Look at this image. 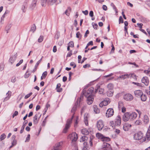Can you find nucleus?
I'll return each instance as SVG.
<instances>
[{"label": "nucleus", "instance_id": "36", "mask_svg": "<svg viewBox=\"0 0 150 150\" xmlns=\"http://www.w3.org/2000/svg\"><path fill=\"white\" fill-rule=\"evenodd\" d=\"M6 137V136L4 133L2 134L0 136V142L4 139Z\"/></svg>", "mask_w": 150, "mask_h": 150}, {"label": "nucleus", "instance_id": "32", "mask_svg": "<svg viewBox=\"0 0 150 150\" xmlns=\"http://www.w3.org/2000/svg\"><path fill=\"white\" fill-rule=\"evenodd\" d=\"M56 2L57 3V0H49L47 2L48 4L50 5H52Z\"/></svg>", "mask_w": 150, "mask_h": 150}, {"label": "nucleus", "instance_id": "9", "mask_svg": "<svg viewBox=\"0 0 150 150\" xmlns=\"http://www.w3.org/2000/svg\"><path fill=\"white\" fill-rule=\"evenodd\" d=\"M62 143V142H60L57 143L55 145L52 150H60L61 149V146Z\"/></svg>", "mask_w": 150, "mask_h": 150}, {"label": "nucleus", "instance_id": "47", "mask_svg": "<svg viewBox=\"0 0 150 150\" xmlns=\"http://www.w3.org/2000/svg\"><path fill=\"white\" fill-rule=\"evenodd\" d=\"M43 36H40L38 39V41L39 42H41L43 40Z\"/></svg>", "mask_w": 150, "mask_h": 150}, {"label": "nucleus", "instance_id": "14", "mask_svg": "<svg viewBox=\"0 0 150 150\" xmlns=\"http://www.w3.org/2000/svg\"><path fill=\"white\" fill-rule=\"evenodd\" d=\"M130 120H132L135 119L137 116V114L135 112H129Z\"/></svg>", "mask_w": 150, "mask_h": 150}, {"label": "nucleus", "instance_id": "22", "mask_svg": "<svg viewBox=\"0 0 150 150\" xmlns=\"http://www.w3.org/2000/svg\"><path fill=\"white\" fill-rule=\"evenodd\" d=\"M129 78V74H126L122 75L118 77L117 78V79H124Z\"/></svg>", "mask_w": 150, "mask_h": 150}, {"label": "nucleus", "instance_id": "26", "mask_svg": "<svg viewBox=\"0 0 150 150\" xmlns=\"http://www.w3.org/2000/svg\"><path fill=\"white\" fill-rule=\"evenodd\" d=\"M71 8L70 7H69L66 10L65 12L63 13L66 14L67 16H69L70 15V13L71 12Z\"/></svg>", "mask_w": 150, "mask_h": 150}, {"label": "nucleus", "instance_id": "51", "mask_svg": "<svg viewBox=\"0 0 150 150\" xmlns=\"http://www.w3.org/2000/svg\"><path fill=\"white\" fill-rule=\"evenodd\" d=\"M68 45L70 47H74V43L73 42H70Z\"/></svg>", "mask_w": 150, "mask_h": 150}, {"label": "nucleus", "instance_id": "34", "mask_svg": "<svg viewBox=\"0 0 150 150\" xmlns=\"http://www.w3.org/2000/svg\"><path fill=\"white\" fill-rule=\"evenodd\" d=\"M113 85L112 83H109L107 86V88L108 89V90H113Z\"/></svg>", "mask_w": 150, "mask_h": 150}, {"label": "nucleus", "instance_id": "54", "mask_svg": "<svg viewBox=\"0 0 150 150\" xmlns=\"http://www.w3.org/2000/svg\"><path fill=\"white\" fill-rule=\"evenodd\" d=\"M79 122V119L78 116L76 117V126Z\"/></svg>", "mask_w": 150, "mask_h": 150}, {"label": "nucleus", "instance_id": "49", "mask_svg": "<svg viewBox=\"0 0 150 150\" xmlns=\"http://www.w3.org/2000/svg\"><path fill=\"white\" fill-rule=\"evenodd\" d=\"M30 138V135L29 134L28 135L27 137H26V140H25V142H28Z\"/></svg>", "mask_w": 150, "mask_h": 150}, {"label": "nucleus", "instance_id": "39", "mask_svg": "<svg viewBox=\"0 0 150 150\" xmlns=\"http://www.w3.org/2000/svg\"><path fill=\"white\" fill-rule=\"evenodd\" d=\"M135 125H141L142 124V121L140 120H138L135 121L134 122Z\"/></svg>", "mask_w": 150, "mask_h": 150}, {"label": "nucleus", "instance_id": "2", "mask_svg": "<svg viewBox=\"0 0 150 150\" xmlns=\"http://www.w3.org/2000/svg\"><path fill=\"white\" fill-rule=\"evenodd\" d=\"M71 112L73 113V115L71 119L67 120L65 125L64 128L63 130V132L66 133L67 132L68 129L70 126V125L72 122V119L74 117V114H75V108L73 107L71 111Z\"/></svg>", "mask_w": 150, "mask_h": 150}, {"label": "nucleus", "instance_id": "59", "mask_svg": "<svg viewBox=\"0 0 150 150\" xmlns=\"http://www.w3.org/2000/svg\"><path fill=\"white\" fill-rule=\"evenodd\" d=\"M89 33V30H87L84 35V37L85 38H86L87 36V35Z\"/></svg>", "mask_w": 150, "mask_h": 150}, {"label": "nucleus", "instance_id": "53", "mask_svg": "<svg viewBox=\"0 0 150 150\" xmlns=\"http://www.w3.org/2000/svg\"><path fill=\"white\" fill-rule=\"evenodd\" d=\"M4 65L3 63L0 64V71H2L4 69Z\"/></svg>", "mask_w": 150, "mask_h": 150}, {"label": "nucleus", "instance_id": "33", "mask_svg": "<svg viewBox=\"0 0 150 150\" xmlns=\"http://www.w3.org/2000/svg\"><path fill=\"white\" fill-rule=\"evenodd\" d=\"M47 2V0H41V4L43 7L46 6Z\"/></svg>", "mask_w": 150, "mask_h": 150}, {"label": "nucleus", "instance_id": "41", "mask_svg": "<svg viewBox=\"0 0 150 150\" xmlns=\"http://www.w3.org/2000/svg\"><path fill=\"white\" fill-rule=\"evenodd\" d=\"M36 29V26L35 24H33V26L32 27L30 31H32L34 33Z\"/></svg>", "mask_w": 150, "mask_h": 150}, {"label": "nucleus", "instance_id": "21", "mask_svg": "<svg viewBox=\"0 0 150 150\" xmlns=\"http://www.w3.org/2000/svg\"><path fill=\"white\" fill-rule=\"evenodd\" d=\"M98 90V93L100 94H102L104 91V89L103 88H100V86H98L97 87V88L96 89V90L95 91V93H96Z\"/></svg>", "mask_w": 150, "mask_h": 150}, {"label": "nucleus", "instance_id": "63", "mask_svg": "<svg viewBox=\"0 0 150 150\" xmlns=\"http://www.w3.org/2000/svg\"><path fill=\"white\" fill-rule=\"evenodd\" d=\"M137 25L140 28V29H142V26L143 25V24L142 23H137Z\"/></svg>", "mask_w": 150, "mask_h": 150}, {"label": "nucleus", "instance_id": "7", "mask_svg": "<svg viewBox=\"0 0 150 150\" xmlns=\"http://www.w3.org/2000/svg\"><path fill=\"white\" fill-rule=\"evenodd\" d=\"M104 126L103 122L101 120H99L97 122V127L99 130H101Z\"/></svg>", "mask_w": 150, "mask_h": 150}, {"label": "nucleus", "instance_id": "43", "mask_svg": "<svg viewBox=\"0 0 150 150\" xmlns=\"http://www.w3.org/2000/svg\"><path fill=\"white\" fill-rule=\"evenodd\" d=\"M94 137L93 136H91L90 137L89 143L91 146H92L93 145L92 140L94 138Z\"/></svg>", "mask_w": 150, "mask_h": 150}, {"label": "nucleus", "instance_id": "62", "mask_svg": "<svg viewBox=\"0 0 150 150\" xmlns=\"http://www.w3.org/2000/svg\"><path fill=\"white\" fill-rule=\"evenodd\" d=\"M46 122V118H45L44 119V120L43 121L42 123V126H45Z\"/></svg>", "mask_w": 150, "mask_h": 150}, {"label": "nucleus", "instance_id": "45", "mask_svg": "<svg viewBox=\"0 0 150 150\" xmlns=\"http://www.w3.org/2000/svg\"><path fill=\"white\" fill-rule=\"evenodd\" d=\"M88 138V137L86 136H83L81 139L80 142H81V141H82L83 142L86 140H87Z\"/></svg>", "mask_w": 150, "mask_h": 150}, {"label": "nucleus", "instance_id": "35", "mask_svg": "<svg viewBox=\"0 0 150 150\" xmlns=\"http://www.w3.org/2000/svg\"><path fill=\"white\" fill-rule=\"evenodd\" d=\"M96 136L99 139H100L102 140L104 136L102 134L98 133L96 134Z\"/></svg>", "mask_w": 150, "mask_h": 150}, {"label": "nucleus", "instance_id": "12", "mask_svg": "<svg viewBox=\"0 0 150 150\" xmlns=\"http://www.w3.org/2000/svg\"><path fill=\"white\" fill-rule=\"evenodd\" d=\"M68 139H70L71 141V143L74 144L75 142V132H73L71 134H70L68 137Z\"/></svg>", "mask_w": 150, "mask_h": 150}, {"label": "nucleus", "instance_id": "56", "mask_svg": "<svg viewBox=\"0 0 150 150\" xmlns=\"http://www.w3.org/2000/svg\"><path fill=\"white\" fill-rule=\"evenodd\" d=\"M18 115V112L17 111H16L13 115V118L15 116L17 115Z\"/></svg>", "mask_w": 150, "mask_h": 150}, {"label": "nucleus", "instance_id": "60", "mask_svg": "<svg viewBox=\"0 0 150 150\" xmlns=\"http://www.w3.org/2000/svg\"><path fill=\"white\" fill-rule=\"evenodd\" d=\"M47 75V72L46 71L44 72L42 74V76L44 77L45 78Z\"/></svg>", "mask_w": 150, "mask_h": 150}, {"label": "nucleus", "instance_id": "57", "mask_svg": "<svg viewBox=\"0 0 150 150\" xmlns=\"http://www.w3.org/2000/svg\"><path fill=\"white\" fill-rule=\"evenodd\" d=\"M11 27V25L10 24L6 26V29H7V30H6L7 33H8V30H9L10 29Z\"/></svg>", "mask_w": 150, "mask_h": 150}, {"label": "nucleus", "instance_id": "18", "mask_svg": "<svg viewBox=\"0 0 150 150\" xmlns=\"http://www.w3.org/2000/svg\"><path fill=\"white\" fill-rule=\"evenodd\" d=\"M84 121L86 126L88 125V118L89 117V115L88 114L85 113L84 115Z\"/></svg>", "mask_w": 150, "mask_h": 150}, {"label": "nucleus", "instance_id": "61", "mask_svg": "<svg viewBox=\"0 0 150 150\" xmlns=\"http://www.w3.org/2000/svg\"><path fill=\"white\" fill-rule=\"evenodd\" d=\"M16 81V78L15 77H13L11 79V82L13 83H15Z\"/></svg>", "mask_w": 150, "mask_h": 150}, {"label": "nucleus", "instance_id": "16", "mask_svg": "<svg viewBox=\"0 0 150 150\" xmlns=\"http://www.w3.org/2000/svg\"><path fill=\"white\" fill-rule=\"evenodd\" d=\"M17 56V54L16 53L14 55L11 56L9 60V62L11 64H13L15 61Z\"/></svg>", "mask_w": 150, "mask_h": 150}, {"label": "nucleus", "instance_id": "48", "mask_svg": "<svg viewBox=\"0 0 150 150\" xmlns=\"http://www.w3.org/2000/svg\"><path fill=\"white\" fill-rule=\"evenodd\" d=\"M33 93L32 92H31L30 93L26 95L25 96V99H27Z\"/></svg>", "mask_w": 150, "mask_h": 150}, {"label": "nucleus", "instance_id": "55", "mask_svg": "<svg viewBox=\"0 0 150 150\" xmlns=\"http://www.w3.org/2000/svg\"><path fill=\"white\" fill-rule=\"evenodd\" d=\"M23 62V59L21 60L19 62L16 64V66L17 67L18 66Z\"/></svg>", "mask_w": 150, "mask_h": 150}, {"label": "nucleus", "instance_id": "8", "mask_svg": "<svg viewBox=\"0 0 150 150\" xmlns=\"http://www.w3.org/2000/svg\"><path fill=\"white\" fill-rule=\"evenodd\" d=\"M102 148L103 150H112L110 145L106 142L103 143Z\"/></svg>", "mask_w": 150, "mask_h": 150}, {"label": "nucleus", "instance_id": "30", "mask_svg": "<svg viewBox=\"0 0 150 150\" xmlns=\"http://www.w3.org/2000/svg\"><path fill=\"white\" fill-rule=\"evenodd\" d=\"M94 111L96 113H99L100 112L99 109L98 108L97 106L96 105H94L93 106Z\"/></svg>", "mask_w": 150, "mask_h": 150}, {"label": "nucleus", "instance_id": "27", "mask_svg": "<svg viewBox=\"0 0 150 150\" xmlns=\"http://www.w3.org/2000/svg\"><path fill=\"white\" fill-rule=\"evenodd\" d=\"M38 1V0H33L32 3L31 4V6L32 8H34L36 5Z\"/></svg>", "mask_w": 150, "mask_h": 150}, {"label": "nucleus", "instance_id": "52", "mask_svg": "<svg viewBox=\"0 0 150 150\" xmlns=\"http://www.w3.org/2000/svg\"><path fill=\"white\" fill-rule=\"evenodd\" d=\"M121 23H123V20L122 16H120L119 19V23L120 24Z\"/></svg>", "mask_w": 150, "mask_h": 150}, {"label": "nucleus", "instance_id": "10", "mask_svg": "<svg viewBox=\"0 0 150 150\" xmlns=\"http://www.w3.org/2000/svg\"><path fill=\"white\" fill-rule=\"evenodd\" d=\"M87 98L86 99V101L87 103L90 105L92 104L93 101V97L92 95H91L88 96H87Z\"/></svg>", "mask_w": 150, "mask_h": 150}, {"label": "nucleus", "instance_id": "58", "mask_svg": "<svg viewBox=\"0 0 150 150\" xmlns=\"http://www.w3.org/2000/svg\"><path fill=\"white\" fill-rule=\"evenodd\" d=\"M146 93L148 95L150 96V87L149 89H146L145 91Z\"/></svg>", "mask_w": 150, "mask_h": 150}, {"label": "nucleus", "instance_id": "64", "mask_svg": "<svg viewBox=\"0 0 150 150\" xmlns=\"http://www.w3.org/2000/svg\"><path fill=\"white\" fill-rule=\"evenodd\" d=\"M12 144L13 145L15 146L17 144V141L16 140H13V141L12 142Z\"/></svg>", "mask_w": 150, "mask_h": 150}, {"label": "nucleus", "instance_id": "29", "mask_svg": "<svg viewBox=\"0 0 150 150\" xmlns=\"http://www.w3.org/2000/svg\"><path fill=\"white\" fill-rule=\"evenodd\" d=\"M140 97L141 98V100L143 101H145L147 99L146 95L143 94V93L141 95Z\"/></svg>", "mask_w": 150, "mask_h": 150}, {"label": "nucleus", "instance_id": "23", "mask_svg": "<svg viewBox=\"0 0 150 150\" xmlns=\"http://www.w3.org/2000/svg\"><path fill=\"white\" fill-rule=\"evenodd\" d=\"M27 123H28V121L27 120H25L23 122V124L22 126L21 129L20 131V133L21 134L24 131V129Z\"/></svg>", "mask_w": 150, "mask_h": 150}, {"label": "nucleus", "instance_id": "13", "mask_svg": "<svg viewBox=\"0 0 150 150\" xmlns=\"http://www.w3.org/2000/svg\"><path fill=\"white\" fill-rule=\"evenodd\" d=\"M129 112L125 113L123 116L122 120L125 122H126L130 120Z\"/></svg>", "mask_w": 150, "mask_h": 150}, {"label": "nucleus", "instance_id": "11", "mask_svg": "<svg viewBox=\"0 0 150 150\" xmlns=\"http://www.w3.org/2000/svg\"><path fill=\"white\" fill-rule=\"evenodd\" d=\"M142 140L143 141H145L146 142H147L150 140V129H148L146 134V138L144 137Z\"/></svg>", "mask_w": 150, "mask_h": 150}, {"label": "nucleus", "instance_id": "24", "mask_svg": "<svg viewBox=\"0 0 150 150\" xmlns=\"http://www.w3.org/2000/svg\"><path fill=\"white\" fill-rule=\"evenodd\" d=\"M114 93L113 90H108L107 92V94L108 96L111 97L112 96Z\"/></svg>", "mask_w": 150, "mask_h": 150}, {"label": "nucleus", "instance_id": "28", "mask_svg": "<svg viewBox=\"0 0 150 150\" xmlns=\"http://www.w3.org/2000/svg\"><path fill=\"white\" fill-rule=\"evenodd\" d=\"M81 132L82 134L86 135H87L89 134V131L86 128L82 129Z\"/></svg>", "mask_w": 150, "mask_h": 150}, {"label": "nucleus", "instance_id": "50", "mask_svg": "<svg viewBox=\"0 0 150 150\" xmlns=\"http://www.w3.org/2000/svg\"><path fill=\"white\" fill-rule=\"evenodd\" d=\"M28 70L26 73L25 74V75H24V77L25 78H28L29 76H30V74H28Z\"/></svg>", "mask_w": 150, "mask_h": 150}, {"label": "nucleus", "instance_id": "17", "mask_svg": "<svg viewBox=\"0 0 150 150\" xmlns=\"http://www.w3.org/2000/svg\"><path fill=\"white\" fill-rule=\"evenodd\" d=\"M142 93V91L139 90H136L134 92L135 96L137 97H140Z\"/></svg>", "mask_w": 150, "mask_h": 150}, {"label": "nucleus", "instance_id": "42", "mask_svg": "<svg viewBox=\"0 0 150 150\" xmlns=\"http://www.w3.org/2000/svg\"><path fill=\"white\" fill-rule=\"evenodd\" d=\"M129 78H132L134 79H136V75H135L134 74H129Z\"/></svg>", "mask_w": 150, "mask_h": 150}, {"label": "nucleus", "instance_id": "5", "mask_svg": "<svg viewBox=\"0 0 150 150\" xmlns=\"http://www.w3.org/2000/svg\"><path fill=\"white\" fill-rule=\"evenodd\" d=\"M114 113V111L112 108L108 109L106 113V116L107 117H110L112 116Z\"/></svg>", "mask_w": 150, "mask_h": 150}, {"label": "nucleus", "instance_id": "4", "mask_svg": "<svg viewBox=\"0 0 150 150\" xmlns=\"http://www.w3.org/2000/svg\"><path fill=\"white\" fill-rule=\"evenodd\" d=\"M110 124L111 125L114 124L115 126H119L121 123V118L120 116L118 115L115 121V123H114L113 121H112L110 122Z\"/></svg>", "mask_w": 150, "mask_h": 150}, {"label": "nucleus", "instance_id": "38", "mask_svg": "<svg viewBox=\"0 0 150 150\" xmlns=\"http://www.w3.org/2000/svg\"><path fill=\"white\" fill-rule=\"evenodd\" d=\"M76 37L79 38V40L81 39L82 35L79 32H78L76 34Z\"/></svg>", "mask_w": 150, "mask_h": 150}, {"label": "nucleus", "instance_id": "6", "mask_svg": "<svg viewBox=\"0 0 150 150\" xmlns=\"http://www.w3.org/2000/svg\"><path fill=\"white\" fill-rule=\"evenodd\" d=\"M123 98L127 101H130L133 100V96L130 93H127L123 96Z\"/></svg>", "mask_w": 150, "mask_h": 150}, {"label": "nucleus", "instance_id": "15", "mask_svg": "<svg viewBox=\"0 0 150 150\" xmlns=\"http://www.w3.org/2000/svg\"><path fill=\"white\" fill-rule=\"evenodd\" d=\"M142 82L145 85L147 86L149 83V80L147 77H144L142 79Z\"/></svg>", "mask_w": 150, "mask_h": 150}, {"label": "nucleus", "instance_id": "25", "mask_svg": "<svg viewBox=\"0 0 150 150\" xmlns=\"http://www.w3.org/2000/svg\"><path fill=\"white\" fill-rule=\"evenodd\" d=\"M149 121V119L148 116L146 115H145L144 116L143 122L145 124H147Z\"/></svg>", "mask_w": 150, "mask_h": 150}, {"label": "nucleus", "instance_id": "1", "mask_svg": "<svg viewBox=\"0 0 150 150\" xmlns=\"http://www.w3.org/2000/svg\"><path fill=\"white\" fill-rule=\"evenodd\" d=\"M85 88L83 90V94L81 95L80 97L78 98L77 101V107H80L82 104V101L83 99V95L86 97H87L89 95H92V94L93 93L94 91V88L93 87L90 88L88 91H86L85 90Z\"/></svg>", "mask_w": 150, "mask_h": 150}, {"label": "nucleus", "instance_id": "20", "mask_svg": "<svg viewBox=\"0 0 150 150\" xmlns=\"http://www.w3.org/2000/svg\"><path fill=\"white\" fill-rule=\"evenodd\" d=\"M11 93L12 92L11 91H8L6 94L7 96L4 99V101H6L9 99L11 96Z\"/></svg>", "mask_w": 150, "mask_h": 150}, {"label": "nucleus", "instance_id": "3", "mask_svg": "<svg viewBox=\"0 0 150 150\" xmlns=\"http://www.w3.org/2000/svg\"><path fill=\"white\" fill-rule=\"evenodd\" d=\"M144 135L141 132H139L135 133L134 135V139L136 140H139L143 139Z\"/></svg>", "mask_w": 150, "mask_h": 150}, {"label": "nucleus", "instance_id": "31", "mask_svg": "<svg viewBox=\"0 0 150 150\" xmlns=\"http://www.w3.org/2000/svg\"><path fill=\"white\" fill-rule=\"evenodd\" d=\"M39 113L36 114L34 117L33 123L35 124H37L38 122V120H37V117Z\"/></svg>", "mask_w": 150, "mask_h": 150}, {"label": "nucleus", "instance_id": "40", "mask_svg": "<svg viewBox=\"0 0 150 150\" xmlns=\"http://www.w3.org/2000/svg\"><path fill=\"white\" fill-rule=\"evenodd\" d=\"M110 140V139L108 137H105L104 136L103 137L102 140V141H105L108 142Z\"/></svg>", "mask_w": 150, "mask_h": 150}, {"label": "nucleus", "instance_id": "19", "mask_svg": "<svg viewBox=\"0 0 150 150\" xmlns=\"http://www.w3.org/2000/svg\"><path fill=\"white\" fill-rule=\"evenodd\" d=\"M131 125L128 123H125L124 124L123 127V129L125 131L128 130L129 128L131 127Z\"/></svg>", "mask_w": 150, "mask_h": 150}, {"label": "nucleus", "instance_id": "37", "mask_svg": "<svg viewBox=\"0 0 150 150\" xmlns=\"http://www.w3.org/2000/svg\"><path fill=\"white\" fill-rule=\"evenodd\" d=\"M102 102L104 106H106L108 105L109 103H110V101L108 99V100H104Z\"/></svg>", "mask_w": 150, "mask_h": 150}, {"label": "nucleus", "instance_id": "44", "mask_svg": "<svg viewBox=\"0 0 150 150\" xmlns=\"http://www.w3.org/2000/svg\"><path fill=\"white\" fill-rule=\"evenodd\" d=\"M93 45V42L92 41H90L87 45L86 47H85V49H87L88 46H89L90 45Z\"/></svg>", "mask_w": 150, "mask_h": 150}, {"label": "nucleus", "instance_id": "46", "mask_svg": "<svg viewBox=\"0 0 150 150\" xmlns=\"http://www.w3.org/2000/svg\"><path fill=\"white\" fill-rule=\"evenodd\" d=\"M43 57V56H42L41 57V59L39 60L38 62H37V63L35 65V67H38V65H39V64L40 63V62H41L42 60V58Z\"/></svg>", "mask_w": 150, "mask_h": 150}]
</instances>
